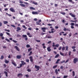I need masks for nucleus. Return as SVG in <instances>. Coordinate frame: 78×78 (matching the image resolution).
Masks as SVG:
<instances>
[{
    "mask_svg": "<svg viewBox=\"0 0 78 78\" xmlns=\"http://www.w3.org/2000/svg\"><path fill=\"white\" fill-rule=\"evenodd\" d=\"M78 61V58H75L73 59V62L74 64H76L77 62Z\"/></svg>",
    "mask_w": 78,
    "mask_h": 78,
    "instance_id": "obj_1",
    "label": "nucleus"
},
{
    "mask_svg": "<svg viewBox=\"0 0 78 78\" xmlns=\"http://www.w3.org/2000/svg\"><path fill=\"white\" fill-rule=\"evenodd\" d=\"M35 68L37 69L36 70V71H38V70H39V69H40V66H37V65H35Z\"/></svg>",
    "mask_w": 78,
    "mask_h": 78,
    "instance_id": "obj_2",
    "label": "nucleus"
},
{
    "mask_svg": "<svg viewBox=\"0 0 78 78\" xmlns=\"http://www.w3.org/2000/svg\"><path fill=\"white\" fill-rule=\"evenodd\" d=\"M22 37H25V41H27V40H28V37H27V35H22Z\"/></svg>",
    "mask_w": 78,
    "mask_h": 78,
    "instance_id": "obj_3",
    "label": "nucleus"
},
{
    "mask_svg": "<svg viewBox=\"0 0 78 78\" xmlns=\"http://www.w3.org/2000/svg\"><path fill=\"white\" fill-rule=\"evenodd\" d=\"M10 10L12 12H16V11H15L14 9L13 8H10Z\"/></svg>",
    "mask_w": 78,
    "mask_h": 78,
    "instance_id": "obj_4",
    "label": "nucleus"
},
{
    "mask_svg": "<svg viewBox=\"0 0 78 78\" xmlns=\"http://www.w3.org/2000/svg\"><path fill=\"white\" fill-rule=\"evenodd\" d=\"M12 63L15 67H17V64H16V62H14V61H12Z\"/></svg>",
    "mask_w": 78,
    "mask_h": 78,
    "instance_id": "obj_5",
    "label": "nucleus"
},
{
    "mask_svg": "<svg viewBox=\"0 0 78 78\" xmlns=\"http://www.w3.org/2000/svg\"><path fill=\"white\" fill-rule=\"evenodd\" d=\"M15 48H16V50H17V51H20V48H19L17 47V46H15Z\"/></svg>",
    "mask_w": 78,
    "mask_h": 78,
    "instance_id": "obj_6",
    "label": "nucleus"
},
{
    "mask_svg": "<svg viewBox=\"0 0 78 78\" xmlns=\"http://www.w3.org/2000/svg\"><path fill=\"white\" fill-rule=\"evenodd\" d=\"M29 59L30 62H33V57L32 56H30L29 57Z\"/></svg>",
    "mask_w": 78,
    "mask_h": 78,
    "instance_id": "obj_7",
    "label": "nucleus"
},
{
    "mask_svg": "<svg viewBox=\"0 0 78 78\" xmlns=\"http://www.w3.org/2000/svg\"><path fill=\"white\" fill-rule=\"evenodd\" d=\"M32 14H33V15H36V14L37 15L39 13L37 12L33 11L32 12Z\"/></svg>",
    "mask_w": 78,
    "mask_h": 78,
    "instance_id": "obj_8",
    "label": "nucleus"
},
{
    "mask_svg": "<svg viewBox=\"0 0 78 78\" xmlns=\"http://www.w3.org/2000/svg\"><path fill=\"white\" fill-rule=\"evenodd\" d=\"M69 15H70V16H72V17H75V15L73 14L72 13H69Z\"/></svg>",
    "mask_w": 78,
    "mask_h": 78,
    "instance_id": "obj_9",
    "label": "nucleus"
},
{
    "mask_svg": "<svg viewBox=\"0 0 78 78\" xmlns=\"http://www.w3.org/2000/svg\"><path fill=\"white\" fill-rule=\"evenodd\" d=\"M68 1L69 2H71V3H72V4H75V3L72 0H68Z\"/></svg>",
    "mask_w": 78,
    "mask_h": 78,
    "instance_id": "obj_10",
    "label": "nucleus"
},
{
    "mask_svg": "<svg viewBox=\"0 0 78 78\" xmlns=\"http://www.w3.org/2000/svg\"><path fill=\"white\" fill-rule=\"evenodd\" d=\"M47 50H48V51H51V49H50V47H48L47 48Z\"/></svg>",
    "mask_w": 78,
    "mask_h": 78,
    "instance_id": "obj_11",
    "label": "nucleus"
},
{
    "mask_svg": "<svg viewBox=\"0 0 78 78\" xmlns=\"http://www.w3.org/2000/svg\"><path fill=\"white\" fill-rule=\"evenodd\" d=\"M16 58L17 59H20L22 58V56L21 55H18L16 56Z\"/></svg>",
    "mask_w": 78,
    "mask_h": 78,
    "instance_id": "obj_12",
    "label": "nucleus"
},
{
    "mask_svg": "<svg viewBox=\"0 0 78 78\" xmlns=\"http://www.w3.org/2000/svg\"><path fill=\"white\" fill-rule=\"evenodd\" d=\"M32 3L33 4H34V5H37V2H35L34 1H33L32 2Z\"/></svg>",
    "mask_w": 78,
    "mask_h": 78,
    "instance_id": "obj_13",
    "label": "nucleus"
},
{
    "mask_svg": "<svg viewBox=\"0 0 78 78\" xmlns=\"http://www.w3.org/2000/svg\"><path fill=\"white\" fill-rule=\"evenodd\" d=\"M4 73H5L6 76L8 77V73L6 71H4Z\"/></svg>",
    "mask_w": 78,
    "mask_h": 78,
    "instance_id": "obj_14",
    "label": "nucleus"
},
{
    "mask_svg": "<svg viewBox=\"0 0 78 78\" xmlns=\"http://www.w3.org/2000/svg\"><path fill=\"white\" fill-rule=\"evenodd\" d=\"M20 5L21 6H22V7H25V5L24 4H20Z\"/></svg>",
    "mask_w": 78,
    "mask_h": 78,
    "instance_id": "obj_15",
    "label": "nucleus"
},
{
    "mask_svg": "<svg viewBox=\"0 0 78 78\" xmlns=\"http://www.w3.org/2000/svg\"><path fill=\"white\" fill-rule=\"evenodd\" d=\"M36 23L37 24V25H41V23H39V22L37 21L36 22Z\"/></svg>",
    "mask_w": 78,
    "mask_h": 78,
    "instance_id": "obj_16",
    "label": "nucleus"
},
{
    "mask_svg": "<svg viewBox=\"0 0 78 78\" xmlns=\"http://www.w3.org/2000/svg\"><path fill=\"white\" fill-rule=\"evenodd\" d=\"M60 61V59H58L55 62V64H59V61Z\"/></svg>",
    "mask_w": 78,
    "mask_h": 78,
    "instance_id": "obj_17",
    "label": "nucleus"
},
{
    "mask_svg": "<svg viewBox=\"0 0 78 78\" xmlns=\"http://www.w3.org/2000/svg\"><path fill=\"white\" fill-rule=\"evenodd\" d=\"M42 45L43 47V48H46V47H45V43H43L42 44Z\"/></svg>",
    "mask_w": 78,
    "mask_h": 78,
    "instance_id": "obj_18",
    "label": "nucleus"
},
{
    "mask_svg": "<svg viewBox=\"0 0 78 78\" xmlns=\"http://www.w3.org/2000/svg\"><path fill=\"white\" fill-rule=\"evenodd\" d=\"M17 76H23V75L22 74L19 73L18 74Z\"/></svg>",
    "mask_w": 78,
    "mask_h": 78,
    "instance_id": "obj_19",
    "label": "nucleus"
},
{
    "mask_svg": "<svg viewBox=\"0 0 78 78\" xmlns=\"http://www.w3.org/2000/svg\"><path fill=\"white\" fill-rule=\"evenodd\" d=\"M66 51H68L69 50V47H68V46H66Z\"/></svg>",
    "mask_w": 78,
    "mask_h": 78,
    "instance_id": "obj_20",
    "label": "nucleus"
},
{
    "mask_svg": "<svg viewBox=\"0 0 78 78\" xmlns=\"http://www.w3.org/2000/svg\"><path fill=\"white\" fill-rule=\"evenodd\" d=\"M30 9H32L33 10H35L36 9H35L34 8H33L32 7H30Z\"/></svg>",
    "mask_w": 78,
    "mask_h": 78,
    "instance_id": "obj_21",
    "label": "nucleus"
},
{
    "mask_svg": "<svg viewBox=\"0 0 78 78\" xmlns=\"http://www.w3.org/2000/svg\"><path fill=\"white\" fill-rule=\"evenodd\" d=\"M4 24H7V23H8V22L7 21H5L3 22Z\"/></svg>",
    "mask_w": 78,
    "mask_h": 78,
    "instance_id": "obj_22",
    "label": "nucleus"
},
{
    "mask_svg": "<svg viewBox=\"0 0 78 78\" xmlns=\"http://www.w3.org/2000/svg\"><path fill=\"white\" fill-rule=\"evenodd\" d=\"M60 14H62V15H66V12H60Z\"/></svg>",
    "mask_w": 78,
    "mask_h": 78,
    "instance_id": "obj_23",
    "label": "nucleus"
},
{
    "mask_svg": "<svg viewBox=\"0 0 78 78\" xmlns=\"http://www.w3.org/2000/svg\"><path fill=\"white\" fill-rule=\"evenodd\" d=\"M64 32H61L59 33V34L60 36H61L62 35V34H64Z\"/></svg>",
    "mask_w": 78,
    "mask_h": 78,
    "instance_id": "obj_24",
    "label": "nucleus"
},
{
    "mask_svg": "<svg viewBox=\"0 0 78 78\" xmlns=\"http://www.w3.org/2000/svg\"><path fill=\"white\" fill-rule=\"evenodd\" d=\"M75 23H70V25L71 26H74L75 25Z\"/></svg>",
    "mask_w": 78,
    "mask_h": 78,
    "instance_id": "obj_25",
    "label": "nucleus"
},
{
    "mask_svg": "<svg viewBox=\"0 0 78 78\" xmlns=\"http://www.w3.org/2000/svg\"><path fill=\"white\" fill-rule=\"evenodd\" d=\"M9 61H7V60L5 59V62L6 64H8L9 62Z\"/></svg>",
    "mask_w": 78,
    "mask_h": 78,
    "instance_id": "obj_26",
    "label": "nucleus"
},
{
    "mask_svg": "<svg viewBox=\"0 0 78 78\" xmlns=\"http://www.w3.org/2000/svg\"><path fill=\"white\" fill-rule=\"evenodd\" d=\"M59 56V54H57L55 55V58H58V57Z\"/></svg>",
    "mask_w": 78,
    "mask_h": 78,
    "instance_id": "obj_27",
    "label": "nucleus"
},
{
    "mask_svg": "<svg viewBox=\"0 0 78 78\" xmlns=\"http://www.w3.org/2000/svg\"><path fill=\"white\" fill-rule=\"evenodd\" d=\"M21 62H22V63H23V64L24 65H26V63H25V62L24 61H21Z\"/></svg>",
    "mask_w": 78,
    "mask_h": 78,
    "instance_id": "obj_28",
    "label": "nucleus"
},
{
    "mask_svg": "<svg viewBox=\"0 0 78 78\" xmlns=\"http://www.w3.org/2000/svg\"><path fill=\"white\" fill-rule=\"evenodd\" d=\"M55 72L56 74H58V70H57V69H56L55 70Z\"/></svg>",
    "mask_w": 78,
    "mask_h": 78,
    "instance_id": "obj_29",
    "label": "nucleus"
},
{
    "mask_svg": "<svg viewBox=\"0 0 78 78\" xmlns=\"http://www.w3.org/2000/svg\"><path fill=\"white\" fill-rule=\"evenodd\" d=\"M4 31H7V32H10V30H7V29H5L4 30Z\"/></svg>",
    "mask_w": 78,
    "mask_h": 78,
    "instance_id": "obj_30",
    "label": "nucleus"
},
{
    "mask_svg": "<svg viewBox=\"0 0 78 78\" xmlns=\"http://www.w3.org/2000/svg\"><path fill=\"white\" fill-rule=\"evenodd\" d=\"M70 22H77V20H76L75 21H73V20H71L70 21Z\"/></svg>",
    "mask_w": 78,
    "mask_h": 78,
    "instance_id": "obj_31",
    "label": "nucleus"
},
{
    "mask_svg": "<svg viewBox=\"0 0 78 78\" xmlns=\"http://www.w3.org/2000/svg\"><path fill=\"white\" fill-rule=\"evenodd\" d=\"M27 72H31V70L29 69H27Z\"/></svg>",
    "mask_w": 78,
    "mask_h": 78,
    "instance_id": "obj_32",
    "label": "nucleus"
},
{
    "mask_svg": "<svg viewBox=\"0 0 78 78\" xmlns=\"http://www.w3.org/2000/svg\"><path fill=\"white\" fill-rule=\"evenodd\" d=\"M3 58H4V57L3 56V55H2L0 58L1 59H3Z\"/></svg>",
    "mask_w": 78,
    "mask_h": 78,
    "instance_id": "obj_33",
    "label": "nucleus"
},
{
    "mask_svg": "<svg viewBox=\"0 0 78 78\" xmlns=\"http://www.w3.org/2000/svg\"><path fill=\"white\" fill-rule=\"evenodd\" d=\"M72 73H73V76H74L75 75V72H74V71H73Z\"/></svg>",
    "mask_w": 78,
    "mask_h": 78,
    "instance_id": "obj_34",
    "label": "nucleus"
},
{
    "mask_svg": "<svg viewBox=\"0 0 78 78\" xmlns=\"http://www.w3.org/2000/svg\"><path fill=\"white\" fill-rule=\"evenodd\" d=\"M41 30H45L46 28H45V27H42L41 28Z\"/></svg>",
    "mask_w": 78,
    "mask_h": 78,
    "instance_id": "obj_35",
    "label": "nucleus"
},
{
    "mask_svg": "<svg viewBox=\"0 0 78 78\" xmlns=\"http://www.w3.org/2000/svg\"><path fill=\"white\" fill-rule=\"evenodd\" d=\"M6 34L9 36H11V34H9V33H8V32H6Z\"/></svg>",
    "mask_w": 78,
    "mask_h": 78,
    "instance_id": "obj_36",
    "label": "nucleus"
},
{
    "mask_svg": "<svg viewBox=\"0 0 78 78\" xmlns=\"http://www.w3.org/2000/svg\"><path fill=\"white\" fill-rule=\"evenodd\" d=\"M32 53H33V52H32V51H31L30 52L29 54V56H31V54H32Z\"/></svg>",
    "mask_w": 78,
    "mask_h": 78,
    "instance_id": "obj_37",
    "label": "nucleus"
},
{
    "mask_svg": "<svg viewBox=\"0 0 78 78\" xmlns=\"http://www.w3.org/2000/svg\"><path fill=\"white\" fill-rule=\"evenodd\" d=\"M59 46V44H56L55 45V47H58Z\"/></svg>",
    "mask_w": 78,
    "mask_h": 78,
    "instance_id": "obj_38",
    "label": "nucleus"
},
{
    "mask_svg": "<svg viewBox=\"0 0 78 78\" xmlns=\"http://www.w3.org/2000/svg\"><path fill=\"white\" fill-rule=\"evenodd\" d=\"M22 27H23V28H24L25 29H27V27H26V26L25 25H23L22 26Z\"/></svg>",
    "mask_w": 78,
    "mask_h": 78,
    "instance_id": "obj_39",
    "label": "nucleus"
},
{
    "mask_svg": "<svg viewBox=\"0 0 78 78\" xmlns=\"http://www.w3.org/2000/svg\"><path fill=\"white\" fill-rule=\"evenodd\" d=\"M26 47L27 48H30V45L29 44H27L26 45Z\"/></svg>",
    "mask_w": 78,
    "mask_h": 78,
    "instance_id": "obj_40",
    "label": "nucleus"
},
{
    "mask_svg": "<svg viewBox=\"0 0 78 78\" xmlns=\"http://www.w3.org/2000/svg\"><path fill=\"white\" fill-rule=\"evenodd\" d=\"M57 66H58L57 65H55L53 67V69H55V68H56L57 67Z\"/></svg>",
    "mask_w": 78,
    "mask_h": 78,
    "instance_id": "obj_41",
    "label": "nucleus"
},
{
    "mask_svg": "<svg viewBox=\"0 0 78 78\" xmlns=\"http://www.w3.org/2000/svg\"><path fill=\"white\" fill-rule=\"evenodd\" d=\"M31 50H32V48H30L29 49H28V52H30V51H31Z\"/></svg>",
    "mask_w": 78,
    "mask_h": 78,
    "instance_id": "obj_42",
    "label": "nucleus"
},
{
    "mask_svg": "<svg viewBox=\"0 0 78 78\" xmlns=\"http://www.w3.org/2000/svg\"><path fill=\"white\" fill-rule=\"evenodd\" d=\"M36 41V42H41V40H35Z\"/></svg>",
    "mask_w": 78,
    "mask_h": 78,
    "instance_id": "obj_43",
    "label": "nucleus"
},
{
    "mask_svg": "<svg viewBox=\"0 0 78 78\" xmlns=\"http://www.w3.org/2000/svg\"><path fill=\"white\" fill-rule=\"evenodd\" d=\"M11 27H13V28H16V26L14 25L11 24Z\"/></svg>",
    "mask_w": 78,
    "mask_h": 78,
    "instance_id": "obj_44",
    "label": "nucleus"
},
{
    "mask_svg": "<svg viewBox=\"0 0 78 78\" xmlns=\"http://www.w3.org/2000/svg\"><path fill=\"white\" fill-rule=\"evenodd\" d=\"M17 30H18L20 31V30H21V28H20L19 27H17Z\"/></svg>",
    "mask_w": 78,
    "mask_h": 78,
    "instance_id": "obj_45",
    "label": "nucleus"
},
{
    "mask_svg": "<svg viewBox=\"0 0 78 78\" xmlns=\"http://www.w3.org/2000/svg\"><path fill=\"white\" fill-rule=\"evenodd\" d=\"M26 62H29V61H30V60L29 59H27L26 60Z\"/></svg>",
    "mask_w": 78,
    "mask_h": 78,
    "instance_id": "obj_46",
    "label": "nucleus"
},
{
    "mask_svg": "<svg viewBox=\"0 0 78 78\" xmlns=\"http://www.w3.org/2000/svg\"><path fill=\"white\" fill-rule=\"evenodd\" d=\"M70 28H71L72 29H73L74 28V27H73V26H70Z\"/></svg>",
    "mask_w": 78,
    "mask_h": 78,
    "instance_id": "obj_47",
    "label": "nucleus"
},
{
    "mask_svg": "<svg viewBox=\"0 0 78 78\" xmlns=\"http://www.w3.org/2000/svg\"><path fill=\"white\" fill-rule=\"evenodd\" d=\"M6 14H7V15H8V16H12V15L11 14H8V13H6Z\"/></svg>",
    "mask_w": 78,
    "mask_h": 78,
    "instance_id": "obj_48",
    "label": "nucleus"
},
{
    "mask_svg": "<svg viewBox=\"0 0 78 78\" xmlns=\"http://www.w3.org/2000/svg\"><path fill=\"white\" fill-rule=\"evenodd\" d=\"M47 37L48 38V39H51V38H52V37L48 36L47 37Z\"/></svg>",
    "mask_w": 78,
    "mask_h": 78,
    "instance_id": "obj_49",
    "label": "nucleus"
},
{
    "mask_svg": "<svg viewBox=\"0 0 78 78\" xmlns=\"http://www.w3.org/2000/svg\"><path fill=\"white\" fill-rule=\"evenodd\" d=\"M5 40H6V41H8V42H10V41H9V40H8V39L6 38V39H5Z\"/></svg>",
    "mask_w": 78,
    "mask_h": 78,
    "instance_id": "obj_50",
    "label": "nucleus"
},
{
    "mask_svg": "<svg viewBox=\"0 0 78 78\" xmlns=\"http://www.w3.org/2000/svg\"><path fill=\"white\" fill-rule=\"evenodd\" d=\"M62 51H64V50H65V47H63L62 48Z\"/></svg>",
    "mask_w": 78,
    "mask_h": 78,
    "instance_id": "obj_51",
    "label": "nucleus"
},
{
    "mask_svg": "<svg viewBox=\"0 0 78 78\" xmlns=\"http://www.w3.org/2000/svg\"><path fill=\"white\" fill-rule=\"evenodd\" d=\"M0 36L1 37H2L3 36V34H2V33H1L0 34Z\"/></svg>",
    "mask_w": 78,
    "mask_h": 78,
    "instance_id": "obj_52",
    "label": "nucleus"
},
{
    "mask_svg": "<svg viewBox=\"0 0 78 78\" xmlns=\"http://www.w3.org/2000/svg\"><path fill=\"white\" fill-rule=\"evenodd\" d=\"M60 54L61 55H62V56H64V54L62 53V52H61V51H60Z\"/></svg>",
    "mask_w": 78,
    "mask_h": 78,
    "instance_id": "obj_53",
    "label": "nucleus"
},
{
    "mask_svg": "<svg viewBox=\"0 0 78 78\" xmlns=\"http://www.w3.org/2000/svg\"><path fill=\"white\" fill-rule=\"evenodd\" d=\"M72 49H75V48H76V47H75V46H72Z\"/></svg>",
    "mask_w": 78,
    "mask_h": 78,
    "instance_id": "obj_54",
    "label": "nucleus"
},
{
    "mask_svg": "<svg viewBox=\"0 0 78 78\" xmlns=\"http://www.w3.org/2000/svg\"><path fill=\"white\" fill-rule=\"evenodd\" d=\"M64 31H67V28H66L64 27Z\"/></svg>",
    "mask_w": 78,
    "mask_h": 78,
    "instance_id": "obj_55",
    "label": "nucleus"
},
{
    "mask_svg": "<svg viewBox=\"0 0 78 78\" xmlns=\"http://www.w3.org/2000/svg\"><path fill=\"white\" fill-rule=\"evenodd\" d=\"M64 62H65V60H63L61 62V64H62L63 63H64Z\"/></svg>",
    "mask_w": 78,
    "mask_h": 78,
    "instance_id": "obj_56",
    "label": "nucleus"
},
{
    "mask_svg": "<svg viewBox=\"0 0 78 78\" xmlns=\"http://www.w3.org/2000/svg\"><path fill=\"white\" fill-rule=\"evenodd\" d=\"M61 48H62V47L60 46L58 48L59 50H61Z\"/></svg>",
    "mask_w": 78,
    "mask_h": 78,
    "instance_id": "obj_57",
    "label": "nucleus"
},
{
    "mask_svg": "<svg viewBox=\"0 0 78 78\" xmlns=\"http://www.w3.org/2000/svg\"><path fill=\"white\" fill-rule=\"evenodd\" d=\"M69 37H71L72 36V33H70L69 34Z\"/></svg>",
    "mask_w": 78,
    "mask_h": 78,
    "instance_id": "obj_58",
    "label": "nucleus"
},
{
    "mask_svg": "<svg viewBox=\"0 0 78 78\" xmlns=\"http://www.w3.org/2000/svg\"><path fill=\"white\" fill-rule=\"evenodd\" d=\"M13 42H15V43H16L17 41H16L15 40H12Z\"/></svg>",
    "mask_w": 78,
    "mask_h": 78,
    "instance_id": "obj_59",
    "label": "nucleus"
},
{
    "mask_svg": "<svg viewBox=\"0 0 78 78\" xmlns=\"http://www.w3.org/2000/svg\"><path fill=\"white\" fill-rule=\"evenodd\" d=\"M68 77V76H64L63 77V78H67Z\"/></svg>",
    "mask_w": 78,
    "mask_h": 78,
    "instance_id": "obj_60",
    "label": "nucleus"
},
{
    "mask_svg": "<svg viewBox=\"0 0 78 78\" xmlns=\"http://www.w3.org/2000/svg\"><path fill=\"white\" fill-rule=\"evenodd\" d=\"M25 76H26L27 78H28V77H29V75H28V74H27Z\"/></svg>",
    "mask_w": 78,
    "mask_h": 78,
    "instance_id": "obj_61",
    "label": "nucleus"
},
{
    "mask_svg": "<svg viewBox=\"0 0 78 78\" xmlns=\"http://www.w3.org/2000/svg\"><path fill=\"white\" fill-rule=\"evenodd\" d=\"M3 66H4V68H5V67H6V64H4Z\"/></svg>",
    "mask_w": 78,
    "mask_h": 78,
    "instance_id": "obj_62",
    "label": "nucleus"
},
{
    "mask_svg": "<svg viewBox=\"0 0 78 78\" xmlns=\"http://www.w3.org/2000/svg\"><path fill=\"white\" fill-rule=\"evenodd\" d=\"M67 34V33L66 32L65 34H63V36H66Z\"/></svg>",
    "mask_w": 78,
    "mask_h": 78,
    "instance_id": "obj_63",
    "label": "nucleus"
},
{
    "mask_svg": "<svg viewBox=\"0 0 78 78\" xmlns=\"http://www.w3.org/2000/svg\"><path fill=\"white\" fill-rule=\"evenodd\" d=\"M50 43H51V41H48V42L47 44H50Z\"/></svg>",
    "mask_w": 78,
    "mask_h": 78,
    "instance_id": "obj_64",
    "label": "nucleus"
}]
</instances>
